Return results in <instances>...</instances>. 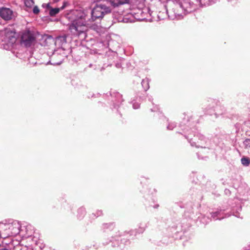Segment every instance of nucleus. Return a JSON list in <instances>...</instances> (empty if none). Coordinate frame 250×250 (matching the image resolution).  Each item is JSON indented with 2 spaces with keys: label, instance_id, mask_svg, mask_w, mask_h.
Returning <instances> with one entry per match:
<instances>
[{
  "label": "nucleus",
  "instance_id": "1",
  "mask_svg": "<svg viewBox=\"0 0 250 250\" xmlns=\"http://www.w3.org/2000/svg\"><path fill=\"white\" fill-rule=\"evenodd\" d=\"M70 22L69 29L71 32L75 35H80L87 30V21L85 14L79 11H73L67 16Z\"/></svg>",
  "mask_w": 250,
  "mask_h": 250
},
{
  "label": "nucleus",
  "instance_id": "2",
  "mask_svg": "<svg viewBox=\"0 0 250 250\" xmlns=\"http://www.w3.org/2000/svg\"><path fill=\"white\" fill-rule=\"evenodd\" d=\"M3 34L4 35L2 39V42H4L2 44L3 47L5 49H8L16 41V33L10 29H6L2 32Z\"/></svg>",
  "mask_w": 250,
  "mask_h": 250
},
{
  "label": "nucleus",
  "instance_id": "3",
  "mask_svg": "<svg viewBox=\"0 0 250 250\" xmlns=\"http://www.w3.org/2000/svg\"><path fill=\"white\" fill-rule=\"evenodd\" d=\"M110 12V9L109 7L104 5H97L91 11L92 21L103 18L105 14Z\"/></svg>",
  "mask_w": 250,
  "mask_h": 250
},
{
  "label": "nucleus",
  "instance_id": "4",
  "mask_svg": "<svg viewBox=\"0 0 250 250\" xmlns=\"http://www.w3.org/2000/svg\"><path fill=\"white\" fill-rule=\"evenodd\" d=\"M35 37L33 33L29 30L25 31L21 36V42L26 46H30L35 43Z\"/></svg>",
  "mask_w": 250,
  "mask_h": 250
},
{
  "label": "nucleus",
  "instance_id": "5",
  "mask_svg": "<svg viewBox=\"0 0 250 250\" xmlns=\"http://www.w3.org/2000/svg\"><path fill=\"white\" fill-rule=\"evenodd\" d=\"M0 16L5 20H10L14 17V13L10 8L2 7L0 9Z\"/></svg>",
  "mask_w": 250,
  "mask_h": 250
},
{
  "label": "nucleus",
  "instance_id": "6",
  "mask_svg": "<svg viewBox=\"0 0 250 250\" xmlns=\"http://www.w3.org/2000/svg\"><path fill=\"white\" fill-rule=\"evenodd\" d=\"M64 7H65V4L64 3V4L60 8H52L50 10L49 14L51 16H55V15H56L60 12V10H62V9H64Z\"/></svg>",
  "mask_w": 250,
  "mask_h": 250
},
{
  "label": "nucleus",
  "instance_id": "7",
  "mask_svg": "<svg viewBox=\"0 0 250 250\" xmlns=\"http://www.w3.org/2000/svg\"><path fill=\"white\" fill-rule=\"evenodd\" d=\"M25 5L28 8L31 7L34 4L33 0H24Z\"/></svg>",
  "mask_w": 250,
  "mask_h": 250
},
{
  "label": "nucleus",
  "instance_id": "8",
  "mask_svg": "<svg viewBox=\"0 0 250 250\" xmlns=\"http://www.w3.org/2000/svg\"><path fill=\"white\" fill-rule=\"evenodd\" d=\"M242 164L245 166H248L249 165L250 163V161L249 159L247 158H242L241 160Z\"/></svg>",
  "mask_w": 250,
  "mask_h": 250
},
{
  "label": "nucleus",
  "instance_id": "9",
  "mask_svg": "<svg viewBox=\"0 0 250 250\" xmlns=\"http://www.w3.org/2000/svg\"><path fill=\"white\" fill-rule=\"evenodd\" d=\"M142 84L145 90L148 89L149 85L148 81L147 80H143L142 82Z\"/></svg>",
  "mask_w": 250,
  "mask_h": 250
},
{
  "label": "nucleus",
  "instance_id": "10",
  "mask_svg": "<svg viewBox=\"0 0 250 250\" xmlns=\"http://www.w3.org/2000/svg\"><path fill=\"white\" fill-rule=\"evenodd\" d=\"M244 145L247 149L250 148V139H247L244 141Z\"/></svg>",
  "mask_w": 250,
  "mask_h": 250
},
{
  "label": "nucleus",
  "instance_id": "11",
  "mask_svg": "<svg viewBox=\"0 0 250 250\" xmlns=\"http://www.w3.org/2000/svg\"><path fill=\"white\" fill-rule=\"evenodd\" d=\"M33 11L34 13L36 14H38L40 11L39 8L37 6L34 7Z\"/></svg>",
  "mask_w": 250,
  "mask_h": 250
},
{
  "label": "nucleus",
  "instance_id": "12",
  "mask_svg": "<svg viewBox=\"0 0 250 250\" xmlns=\"http://www.w3.org/2000/svg\"><path fill=\"white\" fill-rule=\"evenodd\" d=\"M133 107L134 109H137L139 107V104H135V103H134L133 104Z\"/></svg>",
  "mask_w": 250,
  "mask_h": 250
},
{
  "label": "nucleus",
  "instance_id": "13",
  "mask_svg": "<svg viewBox=\"0 0 250 250\" xmlns=\"http://www.w3.org/2000/svg\"><path fill=\"white\" fill-rule=\"evenodd\" d=\"M219 214V213L218 212H213L212 215H211V216L215 218V217H216L218 214Z\"/></svg>",
  "mask_w": 250,
  "mask_h": 250
},
{
  "label": "nucleus",
  "instance_id": "14",
  "mask_svg": "<svg viewBox=\"0 0 250 250\" xmlns=\"http://www.w3.org/2000/svg\"><path fill=\"white\" fill-rule=\"evenodd\" d=\"M178 9H182V7H181V5H178L176 6V9L178 10Z\"/></svg>",
  "mask_w": 250,
  "mask_h": 250
},
{
  "label": "nucleus",
  "instance_id": "15",
  "mask_svg": "<svg viewBox=\"0 0 250 250\" xmlns=\"http://www.w3.org/2000/svg\"><path fill=\"white\" fill-rule=\"evenodd\" d=\"M181 15H182V14L181 13H175V16H176L180 17Z\"/></svg>",
  "mask_w": 250,
  "mask_h": 250
},
{
  "label": "nucleus",
  "instance_id": "16",
  "mask_svg": "<svg viewBox=\"0 0 250 250\" xmlns=\"http://www.w3.org/2000/svg\"><path fill=\"white\" fill-rule=\"evenodd\" d=\"M61 40V38H58L56 39V42H58L59 41H60V40Z\"/></svg>",
  "mask_w": 250,
  "mask_h": 250
},
{
  "label": "nucleus",
  "instance_id": "17",
  "mask_svg": "<svg viewBox=\"0 0 250 250\" xmlns=\"http://www.w3.org/2000/svg\"><path fill=\"white\" fill-rule=\"evenodd\" d=\"M48 40L49 41H53V39L51 38H48Z\"/></svg>",
  "mask_w": 250,
  "mask_h": 250
},
{
  "label": "nucleus",
  "instance_id": "18",
  "mask_svg": "<svg viewBox=\"0 0 250 250\" xmlns=\"http://www.w3.org/2000/svg\"><path fill=\"white\" fill-rule=\"evenodd\" d=\"M167 128L168 129H172V128H170V127L169 125L167 126Z\"/></svg>",
  "mask_w": 250,
  "mask_h": 250
},
{
  "label": "nucleus",
  "instance_id": "19",
  "mask_svg": "<svg viewBox=\"0 0 250 250\" xmlns=\"http://www.w3.org/2000/svg\"><path fill=\"white\" fill-rule=\"evenodd\" d=\"M57 63V64H60V63H61V62H58V63Z\"/></svg>",
  "mask_w": 250,
  "mask_h": 250
}]
</instances>
